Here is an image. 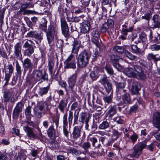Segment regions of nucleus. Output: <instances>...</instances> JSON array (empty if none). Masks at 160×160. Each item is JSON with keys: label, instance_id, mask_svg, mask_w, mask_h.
Listing matches in <instances>:
<instances>
[{"label": "nucleus", "instance_id": "obj_49", "mask_svg": "<svg viewBox=\"0 0 160 160\" xmlns=\"http://www.w3.org/2000/svg\"><path fill=\"white\" fill-rule=\"evenodd\" d=\"M42 20L43 21V23L41 24V25L42 26V29L46 33V32L47 31L46 29L47 21L44 18H43Z\"/></svg>", "mask_w": 160, "mask_h": 160}, {"label": "nucleus", "instance_id": "obj_59", "mask_svg": "<svg viewBox=\"0 0 160 160\" xmlns=\"http://www.w3.org/2000/svg\"><path fill=\"white\" fill-rule=\"evenodd\" d=\"M79 116V112L77 113H76L75 111L74 115V124L77 123L78 120V118Z\"/></svg>", "mask_w": 160, "mask_h": 160}, {"label": "nucleus", "instance_id": "obj_19", "mask_svg": "<svg viewBox=\"0 0 160 160\" xmlns=\"http://www.w3.org/2000/svg\"><path fill=\"white\" fill-rule=\"evenodd\" d=\"M90 28V24L88 21L82 23L81 26V32L83 33H86L89 32Z\"/></svg>", "mask_w": 160, "mask_h": 160}, {"label": "nucleus", "instance_id": "obj_29", "mask_svg": "<svg viewBox=\"0 0 160 160\" xmlns=\"http://www.w3.org/2000/svg\"><path fill=\"white\" fill-rule=\"evenodd\" d=\"M122 99L123 102L125 104H129L130 103L131 99L130 97V95L129 94L126 93L124 94L122 97Z\"/></svg>", "mask_w": 160, "mask_h": 160}, {"label": "nucleus", "instance_id": "obj_4", "mask_svg": "<svg viewBox=\"0 0 160 160\" xmlns=\"http://www.w3.org/2000/svg\"><path fill=\"white\" fill-rule=\"evenodd\" d=\"M33 43L31 40H28L26 41L23 46V47L26 49L24 51V55L30 57L34 52V48L33 46L30 43Z\"/></svg>", "mask_w": 160, "mask_h": 160}, {"label": "nucleus", "instance_id": "obj_7", "mask_svg": "<svg viewBox=\"0 0 160 160\" xmlns=\"http://www.w3.org/2000/svg\"><path fill=\"white\" fill-rule=\"evenodd\" d=\"M46 33L48 43L50 44L52 42L54 38L55 29L53 26L51 25H49Z\"/></svg>", "mask_w": 160, "mask_h": 160}, {"label": "nucleus", "instance_id": "obj_17", "mask_svg": "<svg viewBox=\"0 0 160 160\" xmlns=\"http://www.w3.org/2000/svg\"><path fill=\"white\" fill-rule=\"evenodd\" d=\"M112 62L113 66L118 70L121 69V66L118 63V61L120 59V57L117 56L112 55L111 56Z\"/></svg>", "mask_w": 160, "mask_h": 160}, {"label": "nucleus", "instance_id": "obj_43", "mask_svg": "<svg viewBox=\"0 0 160 160\" xmlns=\"http://www.w3.org/2000/svg\"><path fill=\"white\" fill-rule=\"evenodd\" d=\"M142 153V151H133L131 154L133 157L138 158Z\"/></svg>", "mask_w": 160, "mask_h": 160}, {"label": "nucleus", "instance_id": "obj_48", "mask_svg": "<svg viewBox=\"0 0 160 160\" xmlns=\"http://www.w3.org/2000/svg\"><path fill=\"white\" fill-rule=\"evenodd\" d=\"M151 16V13L150 11L149 12L146 13L144 16H142V19H145L147 20H149Z\"/></svg>", "mask_w": 160, "mask_h": 160}, {"label": "nucleus", "instance_id": "obj_20", "mask_svg": "<svg viewBox=\"0 0 160 160\" xmlns=\"http://www.w3.org/2000/svg\"><path fill=\"white\" fill-rule=\"evenodd\" d=\"M22 62L25 71L29 68H32L33 67V63L31 60L28 58H25Z\"/></svg>", "mask_w": 160, "mask_h": 160}, {"label": "nucleus", "instance_id": "obj_38", "mask_svg": "<svg viewBox=\"0 0 160 160\" xmlns=\"http://www.w3.org/2000/svg\"><path fill=\"white\" fill-rule=\"evenodd\" d=\"M62 34L66 38H68L70 36L68 28H62Z\"/></svg>", "mask_w": 160, "mask_h": 160}, {"label": "nucleus", "instance_id": "obj_39", "mask_svg": "<svg viewBox=\"0 0 160 160\" xmlns=\"http://www.w3.org/2000/svg\"><path fill=\"white\" fill-rule=\"evenodd\" d=\"M90 75L92 81L96 80L99 77L98 74L94 71L91 72Z\"/></svg>", "mask_w": 160, "mask_h": 160}, {"label": "nucleus", "instance_id": "obj_47", "mask_svg": "<svg viewBox=\"0 0 160 160\" xmlns=\"http://www.w3.org/2000/svg\"><path fill=\"white\" fill-rule=\"evenodd\" d=\"M34 113L35 116L39 118H41L42 117V111H40L38 109H35L34 110Z\"/></svg>", "mask_w": 160, "mask_h": 160}, {"label": "nucleus", "instance_id": "obj_26", "mask_svg": "<svg viewBox=\"0 0 160 160\" xmlns=\"http://www.w3.org/2000/svg\"><path fill=\"white\" fill-rule=\"evenodd\" d=\"M64 64H65L64 68H71L74 70L76 68L75 61L64 62Z\"/></svg>", "mask_w": 160, "mask_h": 160}, {"label": "nucleus", "instance_id": "obj_21", "mask_svg": "<svg viewBox=\"0 0 160 160\" xmlns=\"http://www.w3.org/2000/svg\"><path fill=\"white\" fill-rule=\"evenodd\" d=\"M72 53L77 54L81 46V42L79 41L74 40L72 44Z\"/></svg>", "mask_w": 160, "mask_h": 160}, {"label": "nucleus", "instance_id": "obj_46", "mask_svg": "<svg viewBox=\"0 0 160 160\" xmlns=\"http://www.w3.org/2000/svg\"><path fill=\"white\" fill-rule=\"evenodd\" d=\"M40 58H39L36 57H34L33 58V67L34 68H36L38 64V62Z\"/></svg>", "mask_w": 160, "mask_h": 160}, {"label": "nucleus", "instance_id": "obj_41", "mask_svg": "<svg viewBox=\"0 0 160 160\" xmlns=\"http://www.w3.org/2000/svg\"><path fill=\"white\" fill-rule=\"evenodd\" d=\"M100 82L103 84H106L107 87L109 89L110 87V84L109 82L107 79V77L106 76H104L101 79Z\"/></svg>", "mask_w": 160, "mask_h": 160}, {"label": "nucleus", "instance_id": "obj_12", "mask_svg": "<svg viewBox=\"0 0 160 160\" xmlns=\"http://www.w3.org/2000/svg\"><path fill=\"white\" fill-rule=\"evenodd\" d=\"M46 75L45 72H43L41 70H36L35 71L34 77L37 81H39L41 79L45 80L46 79Z\"/></svg>", "mask_w": 160, "mask_h": 160}, {"label": "nucleus", "instance_id": "obj_14", "mask_svg": "<svg viewBox=\"0 0 160 160\" xmlns=\"http://www.w3.org/2000/svg\"><path fill=\"white\" fill-rule=\"evenodd\" d=\"M153 123L157 128H160V113L158 112L154 113L153 116Z\"/></svg>", "mask_w": 160, "mask_h": 160}, {"label": "nucleus", "instance_id": "obj_51", "mask_svg": "<svg viewBox=\"0 0 160 160\" xmlns=\"http://www.w3.org/2000/svg\"><path fill=\"white\" fill-rule=\"evenodd\" d=\"M112 133L113 134L112 136V140L114 141L118 138L119 133L118 131L116 130H114Z\"/></svg>", "mask_w": 160, "mask_h": 160}, {"label": "nucleus", "instance_id": "obj_31", "mask_svg": "<svg viewBox=\"0 0 160 160\" xmlns=\"http://www.w3.org/2000/svg\"><path fill=\"white\" fill-rule=\"evenodd\" d=\"M60 84L61 85L62 87L64 88L67 94L69 92H71L72 91H73L72 89H71L70 88H69V85H68V87L67 88V85L66 82L65 81H62L61 82V84Z\"/></svg>", "mask_w": 160, "mask_h": 160}, {"label": "nucleus", "instance_id": "obj_61", "mask_svg": "<svg viewBox=\"0 0 160 160\" xmlns=\"http://www.w3.org/2000/svg\"><path fill=\"white\" fill-rule=\"evenodd\" d=\"M138 138V136L136 134H133L130 137V138L132 140V142L134 143L137 140Z\"/></svg>", "mask_w": 160, "mask_h": 160}, {"label": "nucleus", "instance_id": "obj_32", "mask_svg": "<svg viewBox=\"0 0 160 160\" xmlns=\"http://www.w3.org/2000/svg\"><path fill=\"white\" fill-rule=\"evenodd\" d=\"M47 132L48 136L50 138H52L53 137L55 133V131L52 125L48 129Z\"/></svg>", "mask_w": 160, "mask_h": 160}, {"label": "nucleus", "instance_id": "obj_52", "mask_svg": "<svg viewBox=\"0 0 160 160\" xmlns=\"http://www.w3.org/2000/svg\"><path fill=\"white\" fill-rule=\"evenodd\" d=\"M150 48L152 51H157L160 50L159 45L157 44L151 45Z\"/></svg>", "mask_w": 160, "mask_h": 160}, {"label": "nucleus", "instance_id": "obj_1", "mask_svg": "<svg viewBox=\"0 0 160 160\" xmlns=\"http://www.w3.org/2000/svg\"><path fill=\"white\" fill-rule=\"evenodd\" d=\"M129 67L125 68L124 73L128 77L135 78L138 79L143 80L146 78V76L141 68L139 66H134V69Z\"/></svg>", "mask_w": 160, "mask_h": 160}, {"label": "nucleus", "instance_id": "obj_15", "mask_svg": "<svg viewBox=\"0 0 160 160\" xmlns=\"http://www.w3.org/2000/svg\"><path fill=\"white\" fill-rule=\"evenodd\" d=\"M141 89L140 84L137 82H133L132 85L131 91L133 95H138Z\"/></svg>", "mask_w": 160, "mask_h": 160}, {"label": "nucleus", "instance_id": "obj_5", "mask_svg": "<svg viewBox=\"0 0 160 160\" xmlns=\"http://www.w3.org/2000/svg\"><path fill=\"white\" fill-rule=\"evenodd\" d=\"M150 139V138H146L143 141L136 144L134 147V150H142L145 148L147 149H149L150 150H152L154 149V145L153 144H151L148 146L146 145L147 142L149 141Z\"/></svg>", "mask_w": 160, "mask_h": 160}, {"label": "nucleus", "instance_id": "obj_36", "mask_svg": "<svg viewBox=\"0 0 160 160\" xmlns=\"http://www.w3.org/2000/svg\"><path fill=\"white\" fill-rule=\"evenodd\" d=\"M156 56L152 53H149L147 56V58L149 61L153 60L156 62L158 61V58H156Z\"/></svg>", "mask_w": 160, "mask_h": 160}, {"label": "nucleus", "instance_id": "obj_28", "mask_svg": "<svg viewBox=\"0 0 160 160\" xmlns=\"http://www.w3.org/2000/svg\"><path fill=\"white\" fill-rule=\"evenodd\" d=\"M125 48L123 46H120L116 45L113 48V50L120 54H122L124 52Z\"/></svg>", "mask_w": 160, "mask_h": 160}, {"label": "nucleus", "instance_id": "obj_45", "mask_svg": "<svg viewBox=\"0 0 160 160\" xmlns=\"http://www.w3.org/2000/svg\"><path fill=\"white\" fill-rule=\"evenodd\" d=\"M61 23L62 28H68L65 18H62L61 19Z\"/></svg>", "mask_w": 160, "mask_h": 160}, {"label": "nucleus", "instance_id": "obj_56", "mask_svg": "<svg viewBox=\"0 0 160 160\" xmlns=\"http://www.w3.org/2000/svg\"><path fill=\"white\" fill-rule=\"evenodd\" d=\"M36 137L33 138H37L39 139L42 142L43 140L44 136L42 135L41 132H39V133L37 135H35Z\"/></svg>", "mask_w": 160, "mask_h": 160}, {"label": "nucleus", "instance_id": "obj_42", "mask_svg": "<svg viewBox=\"0 0 160 160\" xmlns=\"http://www.w3.org/2000/svg\"><path fill=\"white\" fill-rule=\"evenodd\" d=\"M5 73V77L4 78V80L5 81V83L4 85L6 86L8 84V82L10 80L11 77L12 76V75L7 73H6V72Z\"/></svg>", "mask_w": 160, "mask_h": 160}, {"label": "nucleus", "instance_id": "obj_3", "mask_svg": "<svg viewBox=\"0 0 160 160\" xmlns=\"http://www.w3.org/2000/svg\"><path fill=\"white\" fill-rule=\"evenodd\" d=\"M34 4L31 3L30 2L25 3L21 4V8L19 11L17 12L18 15H29V14H37L38 12L34 11L28 9H26L28 8H33L34 7Z\"/></svg>", "mask_w": 160, "mask_h": 160}, {"label": "nucleus", "instance_id": "obj_44", "mask_svg": "<svg viewBox=\"0 0 160 160\" xmlns=\"http://www.w3.org/2000/svg\"><path fill=\"white\" fill-rule=\"evenodd\" d=\"M109 126V124L107 122L104 121L101 124L99 128L100 129H104L107 128Z\"/></svg>", "mask_w": 160, "mask_h": 160}, {"label": "nucleus", "instance_id": "obj_13", "mask_svg": "<svg viewBox=\"0 0 160 160\" xmlns=\"http://www.w3.org/2000/svg\"><path fill=\"white\" fill-rule=\"evenodd\" d=\"M15 64V68L16 71V75H17V77L16 78H15L14 77L12 79V83H13L14 84H15L16 83L18 78V77L19 78L21 77V74L22 73V68L17 61H16Z\"/></svg>", "mask_w": 160, "mask_h": 160}, {"label": "nucleus", "instance_id": "obj_10", "mask_svg": "<svg viewBox=\"0 0 160 160\" xmlns=\"http://www.w3.org/2000/svg\"><path fill=\"white\" fill-rule=\"evenodd\" d=\"M14 53L17 59L20 60L22 58V46L19 42L16 43L14 46Z\"/></svg>", "mask_w": 160, "mask_h": 160}, {"label": "nucleus", "instance_id": "obj_23", "mask_svg": "<svg viewBox=\"0 0 160 160\" xmlns=\"http://www.w3.org/2000/svg\"><path fill=\"white\" fill-rule=\"evenodd\" d=\"M68 103V100L67 99H62L60 101L58 104V108L61 112H64V109L66 108Z\"/></svg>", "mask_w": 160, "mask_h": 160}, {"label": "nucleus", "instance_id": "obj_22", "mask_svg": "<svg viewBox=\"0 0 160 160\" xmlns=\"http://www.w3.org/2000/svg\"><path fill=\"white\" fill-rule=\"evenodd\" d=\"M23 130L26 133L27 135L30 138H34L36 137L35 134L32 129L27 126L23 127Z\"/></svg>", "mask_w": 160, "mask_h": 160}, {"label": "nucleus", "instance_id": "obj_30", "mask_svg": "<svg viewBox=\"0 0 160 160\" xmlns=\"http://www.w3.org/2000/svg\"><path fill=\"white\" fill-rule=\"evenodd\" d=\"M81 129L78 127H75L74 128L73 132V137L74 138H77L80 135Z\"/></svg>", "mask_w": 160, "mask_h": 160}, {"label": "nucleus", "instance_id": "obj_55", "mask_svg": "<svg viewBox=\"0 0 160 160\" xmlns=\"http://www.w3.org/2000/svg\"><path fill=\"white\" fill-rule=\"evenodd\" d=\"M73 118V112L71 111H69L68 122L69 124H71Z\"/></svg>", "mask_w": 160, "mask_h": 160}, {"label": "nucleus", "instance_id": "obj_57", "mask_svg": "<svg viewBox=\"0 0 160 160\" xmlns=\"http://www.w3.org/2000/svg\"><path fill=\"white\" fill-rule=\"evenodd\" d=\"M31 107L29 106L25 110V114L26 115H29L31 114Z\"/></svg>", "mask_w": 160, "mask_h": 160}, {"label": "nucleus", "instance_id": "obj_2", "mask_svg": "<svg viewBox=\"0 0 160 160\" xmlns=\"http://www.w3.org/2000/svg\"><path fill=\"white\" fill-rule=\"evenodd\" d=\"M90 56L85 51L81 52L78 55L77 58V65L78 68H84L88 64Z\"/></svg>", "mask_w": 160, "mask_h": 160}, {"label": "nucleus", "instance_id": "obj_9", "mask_svg": "<svg viewBox=\"0 0 160 160\" xmlns=\"http://www.w3.org/2000/svg\"><path fill=\"white\" fill-rule=\"evenodd\" d=\"M77 74V72H75L68 78V83L69 85V88L71 89H72L73 90L76 84L78 77Z\"/></svg>", "mask_w": 160, "mask_h": 160}, {"label": "nucleus", "instance_id": "obj_62", "mask_svg": "<svg viewBox=\"0 0 160 160\" xmlns=\"http://www.w3.org/2000/svg\"><path fill=\"white\" fill-rule=\"evenodd\" d=\"M139 38L140 40H138V41L137 42V41H135V43H138L139 42H140L141 41H142V42H144L146 40V38L145 37V35L144 34H141L139 36Z\"/></svg>", "mask_w": 160, "mask_h": 160}, {"label": "nucleus", "instance_id": "obj_11", "mask_svg": "<svg viewBox=\"0 0 160 160\" xmlns=\"http://www.w3.org/2000/svg\"><path fill=\"white\" fill-rule=\"evenodd\" d=\"M23 106L22 102H18L14 108L13 112V117L14 118H17L19 113L22 111V108Z\"/></svg>", "mask_w": 160, "mask_h": 160}, {"label": "nucleus", "instance_id": "obj_25", "mask_svg": "<svg viewBox=\"0 0 160 160\" xmlns=\"http://www.w3.org/2000/svg\"><path fill=\"white\" fill-rule=\"evenodd\" d=\"M26 155L25 154L23 151H20L18 156H15L14 160H25Z\"/></svg>", "mask_w": 160, "mask_h": 160}, {"label": "nucleus", "instance_id": "obj_53", "mask_svg": "<svg viewBox=\"0 0 160 160\" xmlns=\"http://www.w3.org/2000/svg\"><path fill=\"white\" fill-rule=\"evenodd\" d=\"M63 126H68V121L67 114H65L64 115L63 118Z\"/></svg>", "mask_w": 160, "mask_h": 160}, {"label": "nucleus", "instance_id": "obj_18", "mask_svg": "<svg viewBox=\"0 0 160 160\" xmlns=\"http://www.w3.org/2000/svg\"><path fill=\"white\" fill-rule=\"evenodd\" d=\"M42 34L41 33H38L36 31H30L28 33L26 37L27 38H34L41 40L42 39Z\"/></svg>", "mask_w": 160, "mask_h": 160}, {"label": "nucleus", "instance_id": "obj_64", "mask_svg": "<svg viewBox=\"0 0 160 160\" xmlns=\"http://www.w3.org/2000/svg\"><path fill=\"white\" fill-rule=\"evenodd\" d=\"M124 87V84L123 83H119L118 85V89H121V90H122L123 92L125 91V90H123Z\"/></svg>", "mask_w": 160, "mask_h": 160}, {"label": "nucleus", "instance_id": "obj_8", "mask_svg": "<svg viewBox=\"0 0 160 160\" xmlns=\"http://www.w3.org/2000/svg\"><path fill=\"white\" fill-rule=\"evenodd\" d=\"M123 28L122 29V33L124 35H127L128 34V33H130V35L132 36H128V38L130 39H131L132 41H133L134 39L137 37V34L135 33L133 34L132 32V31L133 30L132 27H130L129 29L126 28L127 27L126 25H122Z\"/></svg>", "mask_w": 160, "mask_h": 160}, {"label": "nucleus", "instance_id": "obj_27", "mask_svg": "<svg viewBox=\"0 0 160 160\" xmlns=\"http://www.w3.org/2000/svg\"><path fill=\"white\" fill-rule=\"evenodd\" d=\"M50 88V85L46 87L41 88L39 89L38 93L41 96L46 94L48 92Z\"/></svg>", "mask_w": 160, "mask_h": 160}, {"label": "nucleus", "instance_id": "obj_33", "mask_svg": "<svg viewBox=\"0 0 160 160\" xmlns=\"http://www.w3.org/2000/svg\"><path fill=\"white\" fill-rule=\"evenodd\" d=\"M131 48L132 52L136 54H139L141 53V50L136 45H131Z\"/></svg>", "mask_w": 160, "mask_h": 160}, {"label": "nucleus", "instance_id": "obj_50", "mask_svg": "<svg viewBox=\"0 0 160 160\" xmlns=\"http://www.w3.org/2000/svg\"><path fill=\"white\" fill-rule=\"evenodd\" d=\"M92 36L96 38H98L99 37L100 35L98 31L94 30L92 32Z\"/></svg>", "mask_w": 160, "mask_h": 160}, {"label": "nucleus", "instance_id": "obj_54", "mask_svg": "<svg viewBox=\"0 0 160 160\" xmlns=\"http://www.w3.org/2000/svg\"><path fill=\"white\" fill-rule=\"evenodd\" d=\"M138 108V106L136 105H134L133 106L131 107L130 108V113L132 112H136Z\"/></svg>", "mask_w": 160, "mask_h": 160}, {"label": "nucleus", "instance_id": "obj_58", "mask_svg": "<svg viewBox=\"0 0 160 160\" xmlns=\"http://www.w3.org/2000/svg\"><path fill=\"white\" fill-rule=\"evenodd\" d=\"M68 126H63V133L64 135L67 138H68L69 136V132L67 129Z\"/></svg>", "mask_w": 160, "mask_h": 160}, {"label": "nucleus", "instance_id": "obj_34", "mask_svg": "<svg viewBox=\"0 0 160 160\" xmlns=\"http://www.w3.org/2000/svg\"><path fill=\"white\" fill-rule=\"evenodd\" d=\"M125 55L128 58L132 60H134L137 58V57L130 53L128 50L125 51Z\"/></svg>", "mask_w": 160, "mask_h": 160}, {"label": "nucleus", "instance_id": "obj_24", "mask_svg": "<svg viewBox=\"0 0 160 160\" xmlns=\"http://www.w3.org/2000/svg\"><path fill=\"white\" fill-rule=\"evenodd\" d=\"M54 66V62L52 59H50L48 60V70L49 73L52 78L54 75V73L53 72V69Z\"/></svg>", "mask_w": 160, "mask_h": 160}, {"label": "nucleus", "instance_id": "obj_40", "mask_svg": "<svg viewBox=\"0 0 160 160\" xmlns=\"http://www.w3.org/2000/svg\"><path fill=\"white\" fill-rule=\"evenodd\" d=\"M66 8L63 5L60 4L58 7V11L60 14L62 15L66 11Z\"/></svg>", "mask_w": 160, "mask_h": 160}, {"label": "nucleus", "instance_id": "obj_63", "mask_svg": "<svg viewBox=\"0 0 160 160\" xmlns=\"http://www.w3.org/2000/svg\"><path fill=\"white\" fill-rule=\"evenodd\" d=\"M73 55L72 54L70 55L67 59L64 62H73Z\"/></svg>", "mask_w": 160, "mask_h": 160}, {"label": "nucleus", "instance_id": "obj_6", "mask_svg": "<svg viewBox=\"0 0 160 160\" xmlns=\"http://www.w3.org/2000/svg\"><path fill=\"white\" fill-rule=\"evenodd\" d=\"M14 97V94L11 90H7L3 92V100L4 102H10L11 103L14 104L16 101Z\"/></svg>", "mask_w": 160, "mask_h": 160}, {"label": "nucleus", "instance_id": "obj_35", "mask_svg": "<svg viewBox=\"0 0 160 160\" xmlns=\"http://www.w3.org/2000/svg\"><path fill=\"white\" fill-rule=\"evenodd\" d=\"M14 71V67L12 64H9L8 66V67L5 69V72L9 74H12Z\"/></svg>", "mask_w": 160, "mask_h": 160}, {"label": "nucleus", "instance_id": "obj_37", "mask_svg": "<svg viewBox=\"0 0 160 160\" xmlns=\"http://www.w3.org/2000/svg\"><path fill=\"white\" fill-rule=\"evenodd\" d=\"M91 41L98 48H99L102 44L101 41H100V42L99 41L98 38H91Z\"/></svg>", "mask_w": 160, "mask_h": 160}, {"label": "nucleus", "instance_id": "obj_60", "mask_svg": "<svg viewBox=\"0 0 160 160\" xmlns=\"http://www.w3.org/2000/svg\"><path fill=\"white\" fill-rule=\"evenodd\" d=\"M152 19L155 24L160 20V18L159 16L158 15H155L153 16Z\"/></svg>", "mask_w": 160, "mask_h": 160}, {"label": "nucleus", "instance_id": "obj_16", "mask_svg": "<svg viewBox=\"0 0 160 160\" xmlns=\"http://www.w3.org/2000/svg\"><path fill=\"white\" fill-rule=\"evenodd\" d=\"M91 118V116L90 114L82 112L80 114L79 121L83 124L85 122H89Z\"/></svg>", "mask_w": 160, "mask_h": 160}]
</instances>
